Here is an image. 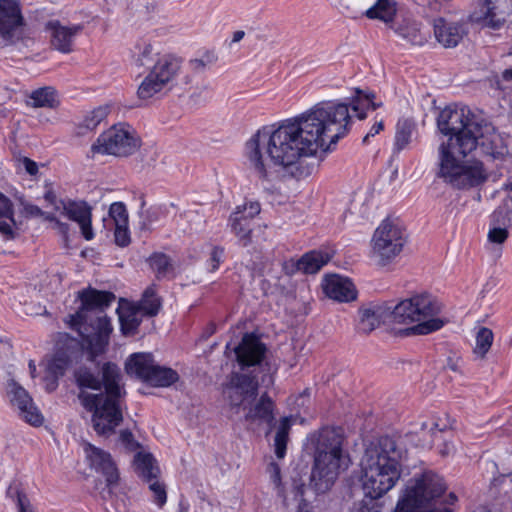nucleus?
<instances>
[{"label": "nucleus", "instance_id": "nucleus-1", "mask_svg": "<svg viewBox=\"0 0 512 512\" xmlns=\"http://www.w3.org/2000/svg\"><path fill=\"white\" fill-rule=\"evenodd\" d=\"M374 99L373 92L356 88L349 102H320L301 115L282 120L277 126H262L246 143L251 166L265 180L268 172L263 150L275 165L284 167L293 165L303 156L315 155L319 149L330 150L351 130L350 110L363 120L368 110L378 107Z\"/></svg>", "mask_w": 512, "mask_h": 512}, {"label": "nucleus", "instance_id": "nucleus-2", "mask_svg": "<svg viewBox=\"0 0 512 512\" xmlns=\"http://www.w3.org/2000/svg\"><path fill=\"white\" fill-rule=\"evenodd\" d=\"M437 127L449 139L439 147L438 176L453 188L464 190L477 187L487 179L484 165L475 161L467 165L455 155L466 157L476 149L481 124L463 110L444 108L437 117Z\"/></svg>", "mask_w": 512, "mask_h": 512}, {"label": "nucleus", "instance_id": "nucleus-3", "mask_svg": "<svg viewBox=\"0 0 512 512\" xmlns=\"http://www.w3.org/2000/svg\"><path fill=\"white\" fill-rule=\"evenodd\" d=\"M442 303L432 294L424 292L404 299L391 307L387 302H370L359 308L356 329L369 334L382 323L390 322L412 326L400 329L398 335H428L442 329L446 323L439 317Z\"/></svg>", "mask_w": 512, "mask_h": 512}, {"label": "nucleus", "instance_id": "nucleus-4", "mask_svg": "<svg viewBox=\"0 0 512 512\" xmlns=\"http://www.w3.org/2000/svg\"><path fill=\"white\" fill-rule=\"evenodd\" d=\"M406 453L395 436L382 435L372 442L362 467L365 497L378 500L396 486L403 472Z\"/></svg>", "mask_w": 512, "mask_h": 512}, {"label": "nucleus", "instance_id": "nucleus-5", "mask_svg": "<svg viewBox=\"0 0 512 512\" xmlns=\"http://www.w3.org/2000/svg\"><path fill=\"white\" fill-rule=\"evenodd\" d=\"M345 441L341 426L324 425L306 436L305 447L313 454L310 486L317 494L330 490L341 470L348 467L350 458L344 449Z\"/></svg>", "mask_w": 512, "mask_h": 512}, {"label": "nucleus", "instance_id": "nucleus-6", "mask_svg": "<svg viewBox=\"0 0 512 512\" xmlns=\"http://www.w3.org/2000/svg\"><path fill=\"white\" fill-rule=\"evenodd\" d=\"M100 379L103 392L93 394L80 391L78 399L83 408L92 414L91 422L99 436L110 437L123 421L121 399L126 392L121 387V371L117 364L105 362Z\"/></svg>", "mask_w": 512, "mask_h": 512}, {"label": "nucleus", "instance_id": "nucleus-7", "mask_svg": "<svg viewBox=\"0 0 512 512\" xmlns=\"http://www.w3.org/2000/svg\"><path fill=\"white\" fill-rule=\"evenodd\" d=\"M78 299L80 307L68 315L66 322L89 345L94 355L102 354L109 344L113 327L107 315L93 316L92 312H103L115 300V295L111 291L88 287L78 292Z\"/></svg>", "mask_w": 512, "mask_h": 512}, {"label": "nucleus", "instance_id": "nucleus-8", "mask_svg": "<svg viewBox=\"0 0 512 512\" xmlns=\"http://www.w3.org/2000/svg\"><path fill=\"white\" fill-rule=\"evenodd\" d=\"M446 491L444 479L432 471H424L406 486L393 512H420L438 502Z\"/></svg>", "mask_w": 512, "mask_h": 512}, {"label": "nucleus", "instance_id": "nucleus-9", "mask_svg": "<svg viewBox=\"0 0 512 512\" xmlns=\"http://www.w3.org/2000/svg\"><path fill=\"white\" fill-rule=\"evenodd\" d=\"M149 68L137 89V97L140 100H148L160 93L167 85L172 83L179 75L182 68V59L173 53L160 55Z\"/></svg>", "mask_w": 512, "mask_h": 512}, {"label": "nucleus", "instance_id": "nucleus-10", "mask_svg": "<svg viewBox=\"0 0 512 512\" xmlns=\"http://www.w3.org/2000/svg\"><path fill=\"white\" fill-rule=\"evenodd\" d=\"M140 146L139 140L123 125H114L102 132L91 146L95 154L126 157L132 155Z\"/></svg>", "mask_w": 512, "mask_h": 512}, {"label": "nucleus", "instance_id": "nucleus-11", "mask_svg": "<svg viewBox=\"0 0 512 512\" xmlns=\"http://www.w3.org/2000/svg\"><path fill=\"white\" fill-rule=\"evenodd\" d=\"M404 231L389 219H384L372 237V252L381 265H386L402 251L405 244Z\"/></svg>", "mask_w": 512, "mask_h": 512}, {"label": "nucleus", "instance_id": "nucleus-12", "mask_svg": "<svg viewBox=\"0 0 512 512\" xmlns=\"http://www.w3.org/2000/svg\"><path fill=\"white\" fill-rule=\"evenodd\" d=\"M229 403L240 407L247 399H256L259 390L258 377L253 373L232 372L225 384Z\"/></svg>", "mask_w": 512, "mask_h": 512}, {"label": "nucleus", "instance_id": "nucleus-13", "mask_svg": "<svg viewBox=\"0 0 512 512\" xmlns=\"http://www.w3.org/2000/svg\"><path fill=\"white\" fill-rule=\"evenodd\" d=\"M267 351L266 344L254 332L245 333L234 349L236 361L242 370L261 366Z\"/></svg>", "mask_w": 512, "mask_h": 512}, {"label": "nucleus", "instance_id": "nucleus-14", "mask_svg": "<svg viewBox=\"0 0 512 512\" xmlns=\"http://www.w3.org/2000/svg\"><path fill=\"white\" fill-rule=\"evenodd\" d=\"M24 27L19 1L0 0V36L6 40H19Z\"/></svg>", "mask_w": 512, "mask_h": 512}, {"label": "nucleus", "instance_id": "nucleus-15", "mask_svg": "<svg viewBox=\"0 0 512 512\" xmlns=\"http://www.w3.org/2000/svg\"><path fill=\"white\" fill-rule=\"evenodd\" d=\"M84 28V23L65 26L59 20H50L45 24V30L50 33L51 46L62 54L74 51V40Z\"/></svg>", "mask_w": 512, "mask_h": 512}, {"label": "nucleus", "instance_id": "nucleus-16", "mask_svg": "<svg viewBox=\"0 0 512 512\" xmlns=\"http://www.w3.org/2000/svg\"><path fill=\"white\" fill-rule=\"evenodd\" d=\"M84 451L90 467L105 477L107 486L116 485L119 481V471L111 454L91 443L85 445Z\"/></svg>", "mask_w": 512, "mask_h": 512}, {"label": "nucleus", "instance_id": "nucleus-17", "mask_svg": "<svg viewBox=\"0 0 512 512\" xmlns=\"http://www.w3.org/2000/svg\"><path fill=\"white\" fill-rule=\"evenodd\" d=\"M323 290L328 298L340 303L352 302L358 296L354 283L349 278L337 274L325 277Z\"/></svg>", "mask_w": 512, "mask_h": 512}, {"label": "nucleus", "instance_id": "nucleus-18", "mask_svg": "<svg viewBox=\"0 0 512 512\" xmlns=\"http://www.w3.org/2000/svg\"><path fill=\"white\" fill-rule=\"evenodd\" d=\"M63 214L79 224L83 238L90 241L95 234L92 228V212L85 201L68 200L63 203Z\"/></svg>", "mask_w": 512, "mask_h": 512}, {"label": "nucleus", "instance_id": "nucleus-19", "mask_svg": "<svg viewBox=\"0 0 512 512\" xmlns=\"http://www.w3.org/2000/svg\"><path fill=\"white\" fill-rule=\"evenodd\" d=\"M433 29L436 40L445 48L456 47L467 34L464 24L449 22L443 17L434 19Z\"/></svg>", "mask_w": 512, "mask_h": 512}, {"label": "nucleus", "instance_id": "nucleus-20", "mask_svg": "<svg viewBox=\"0 0 512 512\" xmlns=\"http://www.w3.org/2000/svg\"><path fill=\"white\" fill-rule=\"evenodd\" d=\"M6 396L19 418L28 424L32 423V399L19 383L11 379L6 386Z\"/></svg>", "mask_w": 512, "mask_h": 512}, {"label": "nucleus", "instance_id": "nucleus-21", "mask_svg": "<svg viewBox=\"0 0 512 512\" xmlns=\"http://www.w3.org/2000/svg\"><path fill=\"white\" fill-rule=\"evenodd\" d=\"M145 317H155L163 306V299L158 294V285L147 286L138 301L130 302Z\"/></svg>", "mask_w": 512, "mask_h": 512}, {"label": "nucleus", "instance_id": "nucleus-22", "mask_svg": "<svg viewBox=\"0 0 512 512\" xmlns=\"http://www.w3.org/2000/svg\"><path fill=\"white\" fill-rule=\"evenodd\" d=\"M155 364V359L152 353L136 352L127 358L125 362V370L127 374L134 375L145 383Z\"/></svg>", "mask_w": 512, "mask_h": 512}, {"label": "nucleus", "instance_id": "nucleus-23", "mask_svg": "<svg viewBox=\"0 0 512 512\" xmlns=\"http://www.w3.org/2000/svg\"><path fill=\"white\" fill-rule=\"evenodd\" d=\"M481 155L488 160H504L507 155V148L503 145L501 139L497 135L485 136L480 130L477 136V146Z\"/></svg>", "mask_w": 512, "mask_h": 512}, {"label": "nucleus", "instance_id": "nucleus-24", "mask_svg": "<svg viewBox=\"0 0 512 512\" xmlns=\"http://www.w3.org/2000/svg\"><path fill=\"white\" fill-rule=\"evenodd\" d=\"M133 467L136 474L144 482H151L153 479L158 478L160 474L156 459L150 452H137L134 455Z\"/></svg>", "mask_w": 512, "mask_h": 512}, {"label": "nucleus", "instance_id": "nucleus-25", "mask_svg": "<svg viewBox=\"0 0 512 512\" xmlns=\"http://www.w3.org/2000/svg\"><path fill=\"white\" fill-rule=\"evenodd\" d=\"M275 402L264 392L255 405L246 414V419L255 421L259 420L268 425H272L275 421Z\"/></svg>", "mask_w": 512, "mask_h": 512}, {"label": "nucleus", "instance_id": "nucleus-26", "mask_svg": "<svg viewBox=\"0 0 512 512\" xmlns=\"http://www.w3.org/2000/svg\"><path fill=\"white\" fill-rule=\"evenodd\" d=\"M231 228L235 235L242 242L243 246L251 243L252 220L245 215V211H240V207L230 216Z\"/></svg>", "mask_w": 512, "mask_h": 512}, {"label": "nucleus", "instance_id": "nucleus-27", "mask_svg": "<svg viewBox=\"0 0 512 512\" xmlns=\"http://www.w3.org/2000/svg\"><path fill=\"white\" fill-rule=\"evenodd\" d=\"M302 273L303 274H316L325 266L332 258V255L323 250H310L304 253L301 257Z\"/></svg>", "mask_w": 512, "mask_h": 512}, {"label": "nucleus", "instance_id": "nucleus-28", "mask_svg": "<svg viewBox=\"0 0 512 512\" xmlns=\"http://www.w3.org/2000/svg\"><path fill=\"white\" fill-rule=\"evenodd\" d=\"M179 380L176 370L155 364L145 383L152 387H170Z\"/></svg>", "mask_w": 512, "mask_h": 512}, {"label": "nucleus", "instance_id": "nucleus-29", "mask_svg": "<svg viewBox=\"0 0 512 512\" xmlns=\"http://www.w3.org/2000/svg\"><path fill=\"white\" fill-rule=\"evenodd\" d=\"M481 16L477 22L483 27H488L493 30H499L505 24V17L499 16L497 7L492 0H480Z\"/></svg>", "mask_w": 512, "mask_h": 512}, {"label": "nucleus", "instance_id": "nucleus-30", "mask_svg": "<svg viewBox=\"0 0 512 512\" xmlns=\"http://www.w3.org/2000/svg\"><path fill=\"white\" fill-rule=\"evenodd\" d=\"M154 48L150 40L139 38L130 49L132 63L137 67L147 66L153 59Z\"/></svg>", "mask_w": 512, "mask_h": 512}, {"label": "nucleus", "instance_id": "nucleus-31", "mask_svg": "<svg viewBox=\"0 0 512 512\" xmlns=\"http://www.w3.org/2000/svg\"><path fill=\"white\" fill-rule=\"evenodd\" d=\"M16 229L13 206L10 199L0 192V233L12 237Z\"/></svg>", "mask_w": 512, "mask_h": 512}, {"label": "nucleus", "instance_id": "nucleus-32", "mask_svg": "<svg viewBox=\"0 0 512 512\" xmlns=\"http://www.w3.org/2000/svg\"><path fill=\"white\" fill-rule=\"evenodd\" d=\"M397 13L396 2L394 0H377L365 13L369 19H378L383 22H391Z\"/></svg>", "mask_w": 512, "mask_h": 512}, {"label": "nucleus", "instance_id": "nucleus-33", "mask_svg": "<svg viewBox=\"0 0 512 512\" xmlns=\"http://www.w3.org/2000/svg\"><path fill=\"white\" fill-rule=\"evenodd\" d=\"M141 314L131 303H128L124 312L119 315L120 330L123 335H134L137 333L142 320L139 318Z\"/></svg>", "mask_w": 512, "mask_h": 512}, {"label": "nucleus", "instance_id": "nucleus-34", "mask_svg": "<svg viewBox=\"0 0 512 512\" xmlns=\"http://www.w3.org/2000/svg\"><path fill=\"white\" fill-rule=\"evenodd\" d=\"M147 262L158 280L166 278L173 271L171 258L163 252H153Z\"/></svg>", "mask_w": 512, "mask_h": 512}, {"label": "nucleus", "instance_id": "nucleus-35", "mask_svg": "<svg viewBox=\"0 0 512 512\" xmlns=\"http://www.w3.org/2000/svg\"><path fill=\"white\" fill-rule=\"evenodd\" d=\"M291 419L290 417H283L280 420L275 438H274V446H275V455L277 458L282 459L286 455L287 451V443L289 439V431L291 429Z\"/></svg>", "mask_w": 512, "mask_h": 512}, {"label": "nucleus", "instance_id": "nucleus-36", "mask_svg": "<svg viewBox=\"0 0 512 512\" xmlns=\"http://www.w3.org/2000/svg\"><path fill=\"white\" fill-rule=\"evenodd\" d=\"M71 364L70 356L63 350L55 352L47 364L46 373L55 378H61Z\"/></svg>", "mask_w": 512, "mask_h": 512}, {"label": "nucleus", "instance_id": "nucleus-37", "mask_svg": "<svg viewBox=\"0 0 512 512\" xmlns=\"http://www.w3.org/2000/svg\"><path fill=\"white\" fill-rule=\"evenodd\" d=\"M76 385L83 389L99 391L102 388L100 379L88 367H79L74 371Z\"/></svg>", "mask_w": 512, "mask_h": 512}, {"label": "nucleus", "instance_id": "nucleus-38", "mask_svg": "<svg viewBox=\"0 0 512 512\" xmlns=\"http://www.w3.org/2000/svg\"><path fill=\"white\" fill-rule=\"evenodd\" d=\"M58 105V93L54 87L45 86L34 89V108H56Z\"/></svg>", "mask_w": 512, "mask_h": 512}, {"label": "nucleus", "instance_id": "nucleus-39", "mask_svg": "<svg viewBox=\"0 0 512 512\" xmlns=\"http://www.w3.org/2000/svg\"><path fill=\"white\" fill-rule=\"evenodd\" d=\"M6 494L8 498L16 503L18 512H31L29 499L23 492L19 483L14 482L10 484Z\"/></svg>", "mask_w": 512, "mask_h": 512}, {"label": "nucleus", "instance_id": "nucleus-40", "mask_svg": "<svg viewBox=\"0 0 512 512\" xmlns=\"http://www.w3.org/2000/svg\"><path fill=\"white\" fill-rule=\"evenodd\" d=\"M493 338V332L491 329L481 327L476 335L474 353L483 358L491 348Z\"/></svg>", "mask_w": 512, "mask_h": 512}, {"label": "nucleus", "instance_id": "nucleus-41", "mask_svg": "<svg viewBox=\"0 0 512 512\" xmlns=\"http://www.w3.org/2000/svg\"><path fill=\"white\" fill-rule=\"evenodd\" d=\"M412 137V125L405 121L402 125H398L394 146L397 151H401L410 143Z\"/></svg>", "mask_w": 512, "mask_h": 512}, {"label": "nucleus", "instance_id": "nucleus-42", "mask_svg": "<svg viewBox=\"0 0 512 512\" xmlns=\"http://www.w3.org/2000/svg\"><path fill=\"white\" fill-rule=\"evenodd\" d=\"M108 112L107 107L100 106L93 109L85 116L83 122L84 127L89 130L95 129L108 116Z\"/></svg>", "mask_w": 512, "mask_h": 512}, {"label": "nucleus", "instance_id": "nucleus-43", "mask_svg": "<svg viewBox=\"0 0 512 512\" xmlns=\"http://www.w3.org/2000/svg\"><path fill=\"white\" fill-rule=\"evenodd\" d=\"M109 216L114 225L129 224V217L126 206L123 202H114L110 205Z\"/></svg>", "mask_w": 512, "mask_h": 512}, {"label": "nucleus", "instance_id": "nucleus-44", "mask_svg": "<svg viewBox=\"0 0 512 512\" xmlns=\"http://www.w3.org/2000/svg\"><path fill=\"white\" fill-rule=\"evenodd\" d=\"M148 483L149 490L153 493V502L159 508H162L167 502V492L164 483L160 482L158 478Z\"/></svg>", "mask_w": 512, "mask_h": 512}, {"label": "nucleus", "instance_id": "nucleus-45", "mask_svg": "<svg viewBox=\"0 0 512 512\" xmlns=\"http://www.w3.org/2000/svg\"><path fill=\"white\" fill-rule=\"evenodd\" d=\"M119 442L127 452H135L141 447L140 443L135 439L129 429L120 431Z\"/></svg>", "mask_w": 512, "mask_h": 512}, {"label": "nucleus", "instance_id": "nucleus-46", "mask_svg": "<svg viewBox=\"0 0 512 512\" xmlns=\"http://www.w3.org/2000/svg\"><path fill=\"white\" fill-rule=\"evenodd\" d=\"M115 244L119 247H127L131 243L129 224L115 225L114 229Z\"/></svg>", "mask_w": 512, "mask_h": 512}, {"label": "nucleus", "instance_id": "nucleus-47", "mask_svg": "<svg viewBox=\"0 0 512 512\" xmlns=\"http://www.w3.org/2000/svg\"><path fill=\"white\" fill-rule=\"evenodd\" d=\"M225 250L221 246H214L211 250L210 257L207 260V266L210 272H215L219 269L224 259Z\"/></svg>", "mask_w": 512, "mask_h": 512}, {"label": "nucleus", "instance_id": "nucleus-48", "mask_svg": "<svg viewBox=\"0 0 512 512\" xmlns=\"http://www.w3.org/2000/svg\"><path fill=\"white\" fill-rule=\"evenodd\" d=\"M294 499L299 501L297 512H312L308 502L303 498L305 493V485L303 483H295L293 486Z\"/></svg>", "mask_w": 512, "mask_h": 512}, {"label": "nucleus", "instance_id": "nucleus-49", "mask_svg": "<svg viewBox=\"0 0 512 512\" xmlns=\"http://www.w3.org/2000/svg\"><path fill=\"white\" fill-rule=\"evenodd\" d=\"M13 158L18 173H28L30 175L32 174V161L29 157L22 155L19 151L14 150Z\"/></svg>", "mask_w": 512, "mask_h": 512}, {"label": "nucleus", "instance_id": "nucleus-50", "mask_svg": "<svg viewBox=\"0 0 512 512\" xmlns=\"http://www.w3.org/2000/svg\"><path fill=\"white\" fill-rule=\"evenodd\" d=\"M46 219L51 223L52 229L56 230L62 238L67 241L69 237L70 227L67 223L60 221L55 215L48 214Z\"/></svg>", "mask_w": 512, "mask_h": 512}, {"label": "nucleus", "instance_id": "nucleus-51", "mask_svg": "<svg viewBox=\"0 0 512 512\" xmlns=\"http://www.w3.org/2000/svg\"><path fill=\"white\" fill-rule=\"evenodd\" d=\"M282 272L284 275L292 277L298 272H302V263L301 258L295 259V258H289L285 261H283L282 265Z\"/></svg>", "mask_w": 512, "mask_h": 512}, {"label": "nucleus", "instance_id": "nucleus-52", "mask_svg": "<svg viewBox=\"0 0 512 512\" xmlns=\"http://www.w3.org/2000/svg\"><path fill=\"white\" fill-rule=\"evenodd\" d=\"M508 230L506 228L494 227L488 233V239L492 243L502 244L508 238Z\"/></svg>", "mask_w": 512, "mask_h": 512}, {"label": "nucleus", "instance_id": "nucleus-53", "mask_svg": "<svg viewBox=\"0 0 512 512\" xmlns=\"http://www.w3.org/2000/svg\"><path fill=\"white\" fill-rule=\"evenodd\" d=\"M240 211H245V215L249 217L250 220L258 215L261 211L260 203L257 201L245 203L243 209L240 208Z\"/></svg>", "mask_w": 512, "mask_h": 512}, {"label": "nucleus", "instance_id": "nucleus-54", "mask_svg": "<svg viewBox=\"0 0 512 512\" xmlns=\"http://www.w3.org/2000/svg\"><path fill=\"white\" fill-rule=\"evenodd\" d=\"M374 500H371L369 498V502L363 500L361 502L359 512H383V505L373 502Z\"/></svg>", "mask_w": 512, "mask_h": 512}, {"label": "nucleus", "instance_id": "nucleus-55", "mask_svg": "<svg viewBox=\"0 0 512 512\" xmlns=\"http://www.w3.org/2000/svg\"><path fill=\"white\" fill-rule=\"evenodd\" d=\"M383 129H384V123H383L382 120H380L379 122L374 123L373 126L370 128L369 132L364 136V138L362 140V143L364 145L369 144V139L371 137H374L377 134H379L380 131H382Z\"/></svg>", "mask_w": 512, "mask_h": 512}, {"label": "nucleus", "instance_id": "nucleus-56", "mask_svg": "<svg viewBox=\"0 0 512 512\" xmlns=\"http://www.w3.org/2000/svg\"><path fill=\"white\" fill-rule=\"evenodd\" d=\"M310 395V389L305 388L301 393H299L296 396L294 404L297 405L298 407L307 406V404L309 403Z\"/></svg>", "mask_w": 512, "mask_h": 512}, {"label": "nucleus", "instance_id": "nucleus-57", "mask_svg": "<svg viewBox=\"0 0 512 512\" xmlns=\"http://www.w3.org/2000/svg\"><path fill=\"white\" fill-rule=\"evenodd\" d=\"M44 189L45 190H44V193H43V197H44L45 201L48 204H50V205H55L57 197H56V194L54 193V191L52 189V184H47L45 182Z\"/></svg>", "mask_w": 512, "mask_h": 512}, {"label": "nucleus", "instance_id": "nucleus-58", "mask_svg": "<svg viewBox=\"0 0 512 512\" xmlns=\"http://www.w3.org/2000/svg\"><path fill=\"white\" fill-rule=\"evenodd\" d=\"M271 466L273 467L272 480H273L274 484L277 486V488L279 489L278 494L280 496H282L283 491H282V489H280V485H281L280 468L276 463H271Z\"/></svg>", "mask_w": 512, "mask_h": 512}, {"label": "nucleus", "instance_id": "nucleus-59", "mask_svg": "<svg viewBox=\"0 0 512 512\" xmlns=\"http://www.w3.org/2000/svg\"><path fill=\"white\" fill-rule=\"evenodd\" d=\"M163 213L161 207H152L147 211V220L149 223L159 220L160 215Z\"/></svg>", "mask_w": 512, "mask_h": 512}, {"label": "nucleus", "instance_id": "nucleus-60", "mask_svg": "<svg viewBox=\"0 0 512 512\" xmlns=\"http://www.w3.org/2000/svg\"><path fill=\"white\" fill-rule=\"evenodd\" d=\"M59 378L51 377L47 373L45 375L46 391L52 392L58 387Z\"/></svg>", "mask_w": 512, "mask_h": 512}, {"label": "nucleus", "instance_id": "nucleus-61", "mask_svg": "<svg viewBox=\"0 0 512 512\" xmlns=\"http://www.w3.org/2000/svg\"><path fill=\"white\" fill-rule=\"evenodd\" d=\"M44 422V417L41 413V411L36 407L34 406V427H39L43 424Z\"/></svg>", "mask_w": 512, "mask_h": 512}, {"label": "nucleus", "instance_id": "nucleus-62", "mask_svg": "<svg viewBox=\"0 0 512 512\" xmlns=\"http://www.w3.org/2000/svg\"><path fill=\"white\" fill-rule=\"evenodd\" d=\"M205 65V62L202 59H193L190 61V66L194 71L202 70Z\"/></svg>", "mask_w": 512, "mask_h": 512}, {"label": "nucleus", "instance_id": "nucleus-63", "mask_svg": "<svg viewBox=\"0 0 512 512\" xmlns=\"http://www.w3.org/2000/svg\"><path fill=\"white\" fill-rule=\"evenodd\" d=\"M452 449H453V444L451 442H445L443 444V447L439 450V453L442 456H447L450 454Z\"/></svg>", "mask_w": 512, "mask_h": 512}, {"label": "nucleus", "instance_id": "nucleus-64", "mask_svg": "<svg viewBox=\"0 0 512 512\" xmlns=\"http://www.w3.org/2000/svg\"><path fill=\"white\" fill-rule=\"evenodd\" d=\"M420 512H453V509L449 506H439L436 508L428 509L427 511H421Z\"/></svg>", "mask_w": 512, "mask_h": 512}]
</instances>
